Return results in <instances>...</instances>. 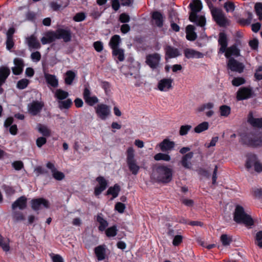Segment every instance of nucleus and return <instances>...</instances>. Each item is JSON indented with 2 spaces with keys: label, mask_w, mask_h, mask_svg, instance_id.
Instances as JSON below:
<instances>
[{
  "label": "nucleus",
  "mask_w": 262,
  "mask_h": 262,
  "mask_svg": "<svg viewBox=\"0 0 262 262\" xmlns=\"http://www.w3.org/2000/svg\"><path fill=\"white\" fill-rule=\"evenodd\" d=\"M189 6L191 8L189 20L191 22L195 23L196 25L202 27L203 30H204L205 29L204 27L206 25V19L204 16L197 15V13L199 12L202 8L201 2L199 0H194Z\"/></svg>",
  "instance_id": "nucleus-1"
},
{
  "label": "nucleus",
  "mask_w": 262,
  "mask_h": 262,
  "mask_svg": "<svg viewBox=\"0 0 262 262\" xmlns=\"http://www.w3.org/2000/svg\"><path fill=\"white\" fill-rule=\"evenodd\" d=\"M219 43L221 47L219 52L221 53H225V55L227 58H229L231 56L238 57L241 55L240 50L237 48L236 45H233L229 48L227 47V38L226 35L221 32L219 34Z\"/></svg>",
  "instance_id": "nucleus-2"
},
{
  "label": "nucleus",
  "mask_w": 262,
  "mask_h": 262,
  "mask_svg": "<svg viewBox=\"0 0 262 262\" xmlns=\"http://www.w3.org/2000/svg\"><path fill=\"white\" fill-rule=\"evenodd\" d=\"M155 176L158 182L168 183L172 180V170L166 166H159L156 168Z\"/></svg>",
  "instance_id": "nucleus-3"
},
{
  "label": "nucleus",
  "mask_w": 262,
  "mask_h": 262,
  "mask_svg": "<svg viewBox=\"0 0 262 262\" xmlns=\"http://www.w3.org/2000/svg\"><path fill=\"white\" fill-rule=\"evenodd\" d=\"M234 220L237 223H243L246 226H251L253 221L251 216L246 214L243 207L237 205L235 209Z\"/></svg>",
  "instance_id": "nucleus-4"
},
{
  "label": "nucleus",
  "mask_w": 262,
  "mask_h": 262,
  "mask_svg": "<svg viewBox=\"0 0 262 262\" xmlns=\"http://www.w3.org/2000/svg\"><path fill=\"white\" fill-rule=\"evenodd\" d=\"M126 163L128 169L132 173L136 175L140 170V166L138 165L135 157V150L132 147H128L126 150Z\"/></svg>",
  "instance_id": "nucleus-5"
},
{
  "label": "nucleus",
  "mask_w": 262,
  "mask_h": 262,
  "mask_svg": "<svg viewBox=\"0 0 262 262\" xmlns=\"http://www.w3.org/2000/svg\"><path fill=\"white\" fill-rule=\"evenodd\" d=\"M243 140L245 143L251 146L259 147L262 146V132L256 131L251 132L245 135Z\"/></svg>",
  "instance_id": "nucleus-6"
},
{
  "label": "nucleus",
  "mask_w": 262,
  "mask_h": 262,
  "mask_svg": "<svg viewBox=\"0 0 262 262\" xmlns=\"http://www.w3.org/2000/svg\"><path fill=\"white\" fill-rule=\"evenodd\" d=\"M161 56L157 53L146 55L145 63L152 69H157L160 67Z\"/></svg>",
  "instance_id": "nucleus-7"
},
{
  "label": "nucleus",
  "mask_w": 262,
  "mask_h": 262,
  "mask_svg": "<svg viewBox=\"0 0 262 262\" xmlns=\"http://www.w3.org/2000/svg\"><path fill=\"white\" fill-rule=\"evenodd\" d=\"M211 12L213 19L219 25L225 26L228 24V20L222 10L213 8Z\"/></svg>",
  "instance_id": "nucleus-8"
},
{
  "label": "nucleus",
  "mask_w": 262,
  "mask_h": 262,
  "mask_svg": "<svg viewBox=\"0 0 262 262\" xmlns=\"http://www.w3.org/2000/svg\"><path fill=\"white\" fill-rule=\"evenodd\" d=\"M95 112L99 118L104 120L111 115L110 107L104 104L100 103L95 107Z\"/></svg>",
  "instance_id": "nucleus-9"
},
{
  "label": "nucleus",
  "mask_w": 262,
  "mask_h": 262,
  "mask_svg": "<svg viewBox=\"0 0 262 262\" xmlns=\"http://www.w3.org/2000/svg\"><path fill=\"white\" fill-rule=\"evenodd\" d=\"M173 80L171 78H164L160 80L158 83L159 90L167 92L172 89Z\"/></svg>",
  "instance_id": "nucleus-10"
},
{
  "label": "nucleus",
  "mask_w": 262,
  "mask_h": 262,
  "mask_svg": "<svg viewBox=\"0 0 262 262\" xmlns=\"http://www.w3.org/2000/svg\"><path fill=\"white\" fill-rule=\"evenodd\" d=\"M83 97L86 103L90 106H93L98 102V99L95 96H92L91 92L88 88H85L83 90Z\"/></svg>",
  "instance_id": "nucleus-11"
},
{
  "label": "nucleus",
  "mask_w": 262,
  "mask_h": 262,
  "mask_svg": "<svg viewBox=\"0 0 262 262\" xmlns=\"http://www.w3.org/2000/svg\"><path fill=\"white\" fill-rule=\"evenodd\" d=\"M49 205V201L43 198L33 199L31 201L32 208L34 210H38L41 209L42 206L46 208H48Z\"/></svg>",
  "instance_id": "nucleus-12"
},
{
  "label": "nucleus",
  "mask_w": 262,
  "mask_h": 262,
  "mask_svg": "<svg viewBox=\"0 0 262 262\" xmlns=\"http://www.w3.org/2000/svg\"><path fill=\"white\" fill-rule=\"evenodd\" d=\"M14 66L12 68V73L15 75L21 74L25 67L24 61L23 59L15 58L13 60Z\"/></svg>",
  "instance_id": "nucleus-13"
},
{
  "label": "nucleus",
  "mask_w": 262,
  "mask_h": 262,
  "mask_svg": "<svg viewBox=\"0 0 262 262\" xmlns=\"http://www.w3.org/2000/svg\"><path fill=\"white\" fill-rule=\"evenodd\" d=\"M96 181L98 184L95 188L94 194L96 196H98L106 189L107 182L103 177H97Z\"/></svg>",
  "instance_id": "nucleus-14"
},
{
  "label": "nucleus",
  "mask_w": 262,
  "mask_h": 262,
  "mask_svg": "<svg viewBox=\"0 0 262 262\" xmlns=\"http://www.w3.org/2000/svg\"><path fill=\"white\" fill-rule=\"evenodd\" d=\"M227 66L231 71L238 73H242L244 69V66L243 63L237 61L233 58L229 59Z\"/></svg>",
  "instance_id": "nucleus-15"
},
{
  "label": "nucleus",
  "mask_w": 262,
  "mask_h": 262,
  "mask_svg": "<svg viewBox=\"0 0 262 262\" xmlns=\"http://www.w3.org/2000/svg\"><path fill=\"white\" fill-rule=\"evenodd\" d=\"M247 122L255 128H262V118H257L252 112H250L247 116Z\"/></svg>",
  "instance_id": "nucleus-16"
},
{
  "label": "nucleus",
  "mask_w": 262,
  "mask_h": 262,
  "mask_svg": "<svg viewBox=\"0 0 262 262\" xmlns=\"http://www.w3.org/2000/svg\"><path fill=\"white\" fill-rule=\"evenodd\" d=\"M43 106V103L38 101H33L28 105V112L32 115H36L40 112Z\"/></svg>",
  "instance_id": "nucleus-17"
},
{
  "label": "nucleus",
  "mask_w": 262,
  "mask_h": 262,
  "mask_svg": "<svg viewBox=\"0 0 262 262\" xmlns=\"http://www.w3.org/2000/svg\"><path fill=\"white\" fill-rule=\"evenodd\" d=\"M57 39H62L65 42L71 39V32L69 29H58L56 31Z\"/></svg>",
  "instance_id": "nucleus-18"
},
{
  "label": "nucleus",
  "mask_w": 262,
  "mask_h": 262,
  "mask_svg": "<svg viewBox=\"0 0 262 262\" xmlns=\"http://www.w3.org/2000/svg\"><path fill=\"white\" fill-rule=\"evenodd\" d=\"M29 49H39L41 47L39 41L35 34H32L26 39Z\"/></svg>",
  "instance_id": "nucleus-19"
},
{
  "label": "nucleus",
  "mask_w": 262,
  "mask_h": 262,
  "mask_svg": "<svg viewBox=\"0 0 262 262\" xmlns=\"http://www.w3.org/2000/svg\"><path fill=\"white\" fill-rule=\"evenodd\" d=\"M46 166L48 169L51 170L52 176L55 180L61 181L64 178V173L58 171L53 163L49 162L47 163Z\"/></svg>",
  "instance_id": "nucleus-20"
},
{
  "label": "nucleus",
  "mask_w": 262,
  "mask_h": 262,
  "mask_svg": "<svg viewBox=\"0 0 262 262\" xmlns=\"http://www.w3.org/2000/svg\"><path fill=\"white\" fill-rule=\"evenodd\" d=\"M252 94V90L250 88L243 87L237 92L236 98L238 100L247 99L250 98Z\"/></svg>",
  "instance_id": "nucleus-21"
},
{
  "label": "nucleus",
  "mask_w": 262,
  "mask_h": 262,
  "mask_svg": "<svg viewBox=\"0 0 262 262\" xmlns=\"http://www.w3.org/2000/svg\"><path fill=\"white\" fill-rule=\"evenodd\" d=\"M57 39L56 31H49L45 33L44 36L41 38L43 45L50 43Z\"/></svg>",
  "instance_id": "nucleus-22"
},
{
  "label": "nucleus",
  "mask_w": 262,
  "mask_h": 262,
  "mask_svg": "<svg viewBox=\"0 0 262 262\" xmlns=\"http://www.w3.org/2000/svg\"><path fill=\"white\" fill-rule=\"evenodd\" d=\"M158 146L162 151L166 152L171 150L175 146V143L168 139H165L160 143Z\"/></svg>",
  "instance_id": "nucleus-23"
},
{
  "label": "nucleus",
  "mask_w": 262,
  "mask_h": 262,
  "mask_svg": "<svg viewBox=\"0 0 262 262\" xmlns=\"http://www.w3.org/2000/svg\"><path fill=\"white\" fill-rule=\"evenodd\" d=\"M185 56L187 58H201L203 57V54L192 49L187 48L184 51Z\"/></svg>",
  "instance_id": "nucleus-24"
},
{
  "label": "nucleus",
  "mask_w": 262,
  "mask_h": 262,
  "mask_svg": "<svg viewBox=\"0 0 262 262\" xmlns=\"http://www.w3.org/2000/svg\"><path fill=\"white\" fill-rule=\"evenodd\" d=\"M27 206V198L25 196L19 197L12 205L13 209L18 208L19 209L23 210Z\"/></svg>",
  "instance_id": "nucleus-25"
},
{
  "label": "nucleus",
  "mask_w": 262,
  "mask_h": 262,
  "mask_svg": "<svg viewBox=\"0 0 262 262\" xmlns=\"http://www.w3.org/2000/svg\"><path fill=\"white\" fill-rule=\"evenodd\" d=\"M193 153L192 152H189L182 158L181 161L182 165L187 169H190L191 167V163L190 160L192 158Z\"/></svg>",
  "instance_id": "nucleus-26"
},
{
  "label": "nucleus",
  "mask_w": 262,
  "mask_h": 262,
  "mask_svg": "<svg viewBox=\"0 0 262 262\" xmlns=\"http://www.w3.org/2000/svg\"><path fill=\"white\" fill-rule=\"evenodd\" d=\"M165 51L166 56L170 58H175L180 55V52L178 49L170 46H167L165 48Z\"/></svg>",
  "instance_id": "nucleus-27"
},
{
  "label": "nucleus",
  "mask_w": 262,
  "mask_h": 262,
  "mask_svg": "<svg viewBox=\"0 0 262 262\" xmlns=\"http://www.w3.org/2000/svg\"><path fill=\"white\" fill-rule=\"evenodd\" d=\"M45 78L47 83L50 86L53 88H57L58 86V80L56 76L45 73Z\"/></svg>",
  "instance_id": "nucleus-28"
},
{
  "label": "nucleus",
  "mask_w": 262,
  "mask_h": 262,
  "mask_svg": "<svg viewBox=\"0 0 262 262\" xmlns=\"http://www.w3.org/2000/svg\"><path fill=\"white\" fill-rule=\"evenodd\" d=\"M195 28L191 25H188L186 28V38L190 41L194 40L196 37L197 35L194 32Z\"/></svg>",
  "instance_id": "nucleus-29"
},
{
  "label": "nucleus",
  "mask_w": 262,
  "mask_h": 262,
  "mask_svg": "<svg viewBox=\"0 0 262 262\" xmlns=\"http://www.w3.org/2000/svg\"><path fill=\"white\" fill-rule=\"evenodd\" d=\"M153 23L158 27H161L163 26V17L159 12H154L152 15Z\"/></svg>",
  "instance_id": "nucleus-30"
},
{
  "label": "nucleus",
  "mask_w": 262,
  "mask_h": 262,
  "mask_svg": "<svg viewBox=\"0 0 262 262\" xmlns=\"http://www.w3.org/2000/svg\"><path fill=\"white\" fill-rule=\"evenodd\" d=\"M10 74V70L7 67H0V83H5Z\"/></svg>",
  "instance_id": "nucleus-31"
},
{
  "label": "nucleus",
  "mask_w": 262,
  "mask_h": 262,
  "mask_svg": "<svg viewBox=\"0 0 262 262\" xmlns=\"http://www.w3.org/2000/svg\"><path fill=\"white\" fill-rule=\"evenodd\" d=\"M97 221L99 224L98 229L101 231H103L108 226V223L106 220L103 217L101 213H99L97 215Z\"/></svg>",
  "instance_id": "nucleus-32"
},
{
  "label": "nucleus",
  "mask_w": 262,
  "mask_h": 262,
  "mask_svg": "<svg viewBox=\"0 0 262 262\" xmlns=\"http://www.w3.org/2000/svg\"><path fill=\"white\" fill-rule=\"evenodd\" d=\"M54 96L57 101L59 102L67 98L69 96V93L65 91L59 89L54 92Z\"/></svg>",
  "instance_id": "nucleus-33"
},
{
  "label": "nucleus",
  "mask_w": 262,
  "mask_h": 262,
  "mask_svg": "<svg viewBox=\"0 0 262 262\" xmlns=\"http://www.w3.org/2000/svg\"><path fill=\"white\" fill-rule=\"evenodd\" d=\"M95 254L99 260H103L105 258V249L104 246H99L95 249Z\"/></svg>",
  "instance_id": "nucleus-34"
},
{
  "label": "nucleus",
  "mask_w": 262,
  "mask_h": 262,
  "mask_svg": "<svg viewBox=\"0 0 262 262\" xmlns=\"http://www.w3.org/2000/svg\"><path fill=\"white\" fill-rule=\"evenodd\" d=\"M120 191V187L117 184H115L113 186L110 187L107 191V195H112L113 198L112 199H114L118 196L119 193Z\"/></svg>",
  "instance_id": "nucleus-35"
},
{
  "label": "nucleus",
  "mask_w": 262,
  "mask_h": 262,
  "mask_svg": "<svg viewBox=\"0 0 262 262\" xmlns=\"http://www.w3.org/2000/svg\"><path fill=\"white\" fill-rule=\"evenodd\" d=\"M121 42L120 37L118 35H115L112 37L109 45L112 50L119 48L118 46Z\"/></svg>",
  "instance_id": "nucleus-36"
},
{
  "label": "nucleus",
  "mask_w": 262,
  "mask_h": 262,
  "mask_svg": "<svg viewBox=\"0 0 262 262\" xmlns=\"http://www.w3.org/2000/svg\"><path fill=\"white\" fill-rule=\"evenodd\" d=\"M38 131L43 136L49 137L51 135L50 129L46 126L41 124L37 125Z\"/></svg>",
  "instance_id": "nucleus-37"
},
{
  "label": "nucleus",
  "mask_w": 262,
  "mask_h": 262,
  "mask_svg": "<svg viewBox=\"0 0 262 262\" xmlns=\"http://www.w3.org/2000/svg\"><path fill=\"white\" fill-rule=\"evenodd\" d=\"M220 116L222 117H227L231 113V108L226 105H222L219 107Z\"/></svg>",
  "instance_id": "nucleus-38"
},
{
  "label": "nucleus",
  "mask_w": 262,
  "mask_h": 262,
  "mask_svg": "<svg viewBox=\"0 0 262 262\" xmlns=\"http://www.w3.org/2000/svg\"><path fill=\"white\" fill-rule=\"evenodd\" d=\"M76 76L75 73L71 70L68 71L65 74L64 81L66 84H72Z\"/></svg>",
  "instance_id": "nucleus-39"
},
{
  "label": "nucleus",
  "mask_w": 262,
  "mask_h": 262,
  "mask_svg": "<svg viewBox=\"0 0 262 262\" xmlns=\"http://www.w3.org/2000/svg\"><path fill=\"white\" fill-rule=\"evenodd\" d=\"M257 160V157L255 155H250L248 156L245 164L246 168L247 170H249L251 169L252 167L254 165Z\"/></svg>",
  "instance_id": "nucleus-40"
},
{
  "label": "nucleus",
  "mask_w": 262,
  "mask_h": 262,
  "mask_svg": "<svg viewBox=\"0 0 262 262\" xmlns=\"http://www.w3.org/2000/svg\"><path fill=\"white\" fill-rule=\"evenodd\" d=\"M112 50L113 56L116 57L119 61H122L124 60V53L123 50L119 48Z\"/></svg>",
  "instance_id": "nucleus-41"
},
{
  "label": "nucleus",
  "mask_w": 262,
  "mask_h": 262,
  "mask_svg": "<svg viewBox=\"0 0 262 262\" xmlns=\"http://www.w3.org/2000/svg\"><path fill=\"white\" fill-rule=\"evenodd\" d=\"M58 104L60 110L68 109L71 107L72 101L71 99H67L58 102Z\"/></svg>",
  "instance_id": "nucleus-42"
},
{
  "label": "nucleus",
  "mask_w": 262,
  "mask_h": 262,
  "mask_svg": "<svg viewBox=\"0 0 262 262\" xmlns=\"http://www.w3.org/2000/svg\"><path fill=\"white\" fill-rule=\"evenodd\" d=\"M209 127V123L207 122H203L196 126H195L194 128V131L196 133H201L205 130H206L208 129Z\"/></svg>",
  "instance_id": "nucleus-43"
},
{
  "label": "nucleus",
  "mask_w": 262,
  "mask_h": 262,
  "mask_svg": "<svg viewBox=\"0 0 262 262\" xmlns=\"http://www.w3.org/2000/svg\"><path fill=\"white\" fill-rule=\"evenodd\" d=\"M9 240L7 238H4L3 236L0 234V247L3 249V250L7 252L9 250Z\"/></svg>",
  "instance_id": "nucleus-44"
},
{
  "label": "nucleus",
  "mask_w": 262,
  "mask_h": 262,
  "mask_svg": "<svg viewBox=\"0 0 262 262\" xmlns=\"http://www.w3.org/2000/svg\"><path fill=\"white\" fill-rule=\"evenodd\" d=\"M154 159L156 161L163 160L165 161H169L171 159L169 155L163 153L157 154L155 155Z\"/></svg>",
  "instance_id": "nucleus-45"
},
{
  "label": "nucleus",
  "mask_w": 262,
  "mask_h": 262,
  "mask_svg": "<svg viewBox=\"0 0 262 262\" xmlns=\"http://www.w3.org/2000/svg\"><path fill=\"white\" fill-rule=\"evenodd\" d=\"M214 107V104L212 102H208L202 104L200 106L197 111L199 112L208 111L209 110L212 109Z\"/></svg>",
  "instance_id": "nucleus-46"
},
{
  "label": "nucleus",
  "mask_w": 262,
  "mask_h": 262,
  "mask_svg": "<svg viewBox=\"0 0 262 262\" xmlns=\"http://www.w3.org/2000/svg\"><path fill=\"white\" fill-rule=\"evenodd\" d=\"M140 69V63L138 61H134L132 62V65L130 66V71H133L134 73H130V75H133L134 73H136L137 75L139 73Z\"/></svg>",
  "instance_id": "nucleus-47"
},
{
  "label": "nucleus",
  "mask_w": 262,
  "mask_h": 262,
  "mask_svg": "<svg viewBox=\"0 0 262 262\" xmlns=\"http://www.w3.org/2000/svg\"><path fill=\"white\" fill-rule=\"evenodd\" d=\"M117 231V227L116 226H113L108 228L105 230V234L108 237H114L116 235Z\"/></svg>",
  "instance_id": "nucleus-48"
},
{
  "label": "nucleus",
  "mask_w": 262,
  "mask_h": 262,
  "mask_svg": "<svg viewBox=\"0 0 262 262\" xmlns=\"http://www.w3.org/2000/svg\"><path fill=\"white\" fill-rule=\"evenodd\" d=\"M30 81L26 78H23L19 80L17 83V88L18 89L23 90L27 87Z\"/></svg>",
  "instance_id": "nucleus-49"
},
{
  "label": "nucleus",
  "mask_w": 262,
  "mask_h": 262,
  "mask_svg": "<svg viewBox=\"0 0 262 262\" xmlns=\"http://www.w3.org/2000/svg\"><path fill=\"white\" fill-rule=\"evenodd\" d=\"M192 126L190 125H182L180 128L179 134L181 136H185L188 134Z\"/></svg>",
  "instance_id": "nucleus-50"
},
{
  "label": "nucleus",
  "mask_w": 262,
  "mask_h": 262,
  "mask_svg": "<svg viewBox=\"0 0 262 262\" xmlns=\"http://www.w3.org/2000/svg\"><path fill=\"white\" fill-rule=\"evenodd\" d=\"M220 239L222 244L225 246L229 245L231 242V238L227 234L222 235Z\"/></svg>",
  "instance_id": "nucleus-51"
},
{
  "label": "nucleus",
  "mask_w": 262,
  "mask_h": 262,
  "mask_svg": "<svg viewBox=\"0 0 262 262\" xmlns=\"http://www.w3.org/2000/svg\"><path fill=\"white\" fill-rule=\"evenodd\" d=\"M255 10L256 14L258 16L259 19H262V4L257 3L255 5Z\"/></svg>",
  "instance_id": "nucleus-52"
},
{
  "label": "nucleus",
  "mask_w": 262,
  "mask_h": 262,
  "mask_svg": "<svg viewBox=\"0 0 262 262\" xmlns=\"http://www.w3.org/2000/svg\"><path fill=\"white\" fill-rule=\"evenodd\" d=\"M224 8L227 12H233L235 9V5L232 2H227L224 4Z\"/></svg>",
  "instance_id": "nucleus-53"
},
{
  "label": "nucleus",
  "mask_w": 262,
  "mask_h": 262,
  "mask_svg": "<svg viewBox=\"0 0 262 262\" xmlns=\"http://www.w3.org/2000/svg\"><path fill=\"white\" fill-rule=\"evenodd\" d=\"M245 83V80L242 77L234 78L232 81V84L235 86H239Z\"/></svg>",
  "instance_id": "nucleus-54"
},
{
  "label": "nucleus",
  "mask_w": 262,
  "mask_h": 262,
  "mask_svg": "<svg viewBox=\"0 0 262 262\" xmlns=\"http://www.w3.org/2000/svg\"><path fill=\"white\" fill-rule=\"evenodd\" d=\"M6 49L11 51V49L14 47V41L13 38H7L6 41Z\"/></svg>",
  "instance_id": "nucleus-55"
},
{
  "label": "nucleus",
  "mask_w": 262,
  "mask_h": 262,
  "mask_svg": "<svg viewBox=\"0 0 262 262\" xmlns=\"http://www.w3.org/2000/svg\"><path fill=\"white\" fill-rule=\"evenodd\" d=\"M255 243L258 247L262 248V231L256 233Z\"/></svg>",
  "instance_id": "nucleus-56"
},
{
  "label": "nucleus",
  "mask_w": 262,
  "mask_h": 262,
  "mask_svg": "<svg viewBox=\"0 0 262 262\" xmlns=\"http://www.w3.org/2000/svg\"><path fill=\"white\" fill-rule=\"evenodd\" d=\"M115 208L118 212L120 213H122L124 211L125 206L124 204L118 202L116 204Z\"/></svg>",
  "instance_id": "nucleus-57"
},
{
  "label": "nucleus",
  "mask_w": 262,
  "mask_h": 262,
  "mask_svg": "<svg viewBox=\"0 0 262 262\" xmlns=\"http://www.w3.org/2000/svg\"><path fill=\"white\" fill-rule=\"evenodd\" d=\"M249 45L252 50H257L258 46V41L256 38H254L249 41Z\"/></svg>",
  "instance_id": "nucleus-58"
},
{
  "label": "nucleus",
  "mask_w": 262,
  "mask_h": 262,
  "mask_svg": "<svg viewBox=\"0 0 262 262\" xmlns=\"http://www.w3.org/2000/svg\"><path fill=\"white\" fill-rule=\"evenodd\" d=\"M31 58L34 62H38L40 60L41 54L38 52H35L31 54Z\"/></svg>",
  "instance_id": "nucleus-59"
},
{
  "label": "nucleus",
  "mask_w": 262,
  "mask_h": 262,
  "mask_svg": "<svg viewBox=\"0 0 262 262\" xmlns=\"http://www.w3.org/2000/svg\"><path fill=\"white\" fill-rule=\"evenodd\" d=\"M85 18V15L83 13H77L74 17L73 19L75 21H81L83 20Z\"/></svg>",
  "instance_id": "nucleus-60"
},
{
  "label": "nucleus",
  "mask_w": 262,
  "mask_h": 262,
  "mask_svg": "<svg viewBox=\"0 0 262 262\" xmlns=\"http://www.w3.org/2000/svg\"><path fill=\"white\" fill-rule=\"evenodd\" d=\"M129 15L125 13H123L120 15L119 20L122 23H127L129 21Z\"/></svg>",
  "instance_id": "nucleus-61"
},
{
  "label": "nucleus",
  "mask_w": 262,
  "mask_h": 262,
  "mask_svg": "<svg viewBox=\"0 0 262 262\" xmlns=\"http://www.w3.org/2000/svg\"><path fill=\"white\" fill-rule=\"evenodd\" d=\"M183 237L181 235H178L174 237V238L172 241V244L177 246L180 245L182 242Z\"/></svg>",
  "instance_id": "nucleus-62"
},
{
  "label": "nucleus",
  "mask_w": 262,
  "mask_h": 262,
  "mask_svg": "<svg viewBox=\"0 0 262 262\" xmlns=\"http://www.w3.org/2000/svg\"><path fill=\"white\" fill-rule=\"evenodd\" d=\"M53 262H64L62 257L59 254H51Z\"/></svg>",
  "instance_id": "nucleus-63"
},
{
  "label": "nucleus",
  "mask_w": 262,
  "mask_h": 262,
  "mask_svg": "<svg viewBox=\"0 0 262 262\" xmlns=\"http://www.w3.org/2000/svg\"><path fill=\"white\" fill-rule=\"evenodd\" d=\"M255 77L256 79L260 80L262 79V67L259 66L256 70Z\"/></svg>",
  "instance_id": "nucleus-64"
}]
</instances>
